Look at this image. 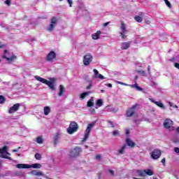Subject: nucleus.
Here are the masks:
<instances>
[{
	"label": "nucleus",
	"mask_w": 179,
	"mask_h": 179,
	"mask_svg": "<svg viewBox=\"0 0 179 179\" xmlns=\"http://www.w3.org/2000/svg\"><path fill=\"white\" fill-rule=\"evenodd\" d=\"M34 78L38 82H41V83L47 85V86H48L51 90H55V86L54 85V78H50L49 79L50 81H48V80L38 76H36Z\"/></svg>",
	"instance_id": "nucleus-1"
},
{
	"label": "nucleus",
	"mask_w": 179,
	"mask_h": 179,
	"mask_svg": "<svg viewBox=\"0 0 179 179\" xmlns=\"http://www.w3.org/2000/svg\"><path fill=\"white\" fill-rule=\"evenodd\" d=\"M136 174L140 177H146V176H154L155 172H153V170L152 169H145L143 171L137 170Z\"/></svg>",
	"instance_id": "nucleus-2"
},
{
	"label": "nucleus",
	"mask_w": 179,
	"mask_h": 179,
	"mask_svg": "<svg viewBox=\"0 0 179 179\" xmlns=\"http://www.w3.org/2000/svg\"><path fill=\"white\" fill-rule=\"evenodd\" d=\"M78 129L79 126L78 125V123L76 122H71L69 127L67 128V132L70 135H72V134H75V132H76Z\"/></svg>",
	"instance_id": "nucleus-3"
},
{
	"label": "nucleus",
	"mask_w": 179,
	"mask_h": 179,
	"mask_svg": "<svg viewBox=\"0 0 179 179\" xmlns=\"http://www.w3.org/2000/svg\"><path fill=\"white\" fill-rule=\"evenodd\" d=\"M8 155L10 156V153L8 152V146L0 148V157L1 159H10Z\"/></svg>",
	"instance_id": "nucleus-4"
},
{
	"label": "nucleus",
	"mask_w": 179,
	"mask_h": 179,
	"mask_svg": "<svg viewBox=\"0 0 179 179\" xmlns=\"http://www.w3.org/2000/svg\"><path fill=\"white\" fill-rule=\"evenodd\" d=\"M2 58H5L9 62H13L16 59V56H15L13 53H10L8 50H4V55L2 56Z\"/></svg>",
	"instance_id": "nucleus-5"
},
{
	"label": "nucleus",
	"mask_w": 179,
	"mask_h": 179,
	"mask_svg": "<svg viewBox=\"0 0 179 179\" xmlns=\"http://www.w3.org/2000/svg\"><path fill=\"white\" fill-rule=\"evenodd\" d=\"M93 127H94V122H92L88 124L85 131V136H84V138H83V142L87 141V138H89V135L90 134V131H92V128H93Z\"/></svg>",
	"instance_id": "nucleus-6"
},
{
	"label": "nucleus",
	"mask_w": 179,
	"mask_h": 179,
	"mask_svg": "<svg viewBox=\"0 0 179 179\" xmlns=\"http://www.w3.org/2000/svg\"><path fill=\"white\" fill-rule=\"evenodd\" d=\"M138 108H139V104L138 103L129 108L127 111V117H132V115L135 114V112L136 111V110H138Z\"/></svg>",
	"instance_id": "nucleus-7"
},
{
	"label": "nucleus",
	"mask_w": 179,
	"mask_h": 179,
	"mask_svg": "<svg viewBox=\"0 0 179 179\" xmlns=\"http://www.w3.org/2000/svg\"><path fill=\"white\" fill-rule=\"evenodd\" d=\"M82 149H80V148L76 147L70 151L69 156L71 157H78V156L80 155Z\"/></svg>",
	"instance_id": "nucleus-8"
},
{
	"label": "nucleus",
	"mask_w": 179,
	"mask_h": 179,
	"mask_svg": "<svg viewBox=\"0 0 179 179\" xmlns=\"http://www.w3.org/2000/svg\"><path fill=\"white\" fill-rule=\"evenodd\" d=\"M120 30L122 31L121 32H120V36L123 40H125V38H127V35L125 34H127V31H128V30H127V27L125 26V23L124 22L121 23Z\"/></svg>",
	"instance_id": "nucleus-9"
},
{
	"label": "nucleus",
	"mask_w": 179,
	"mask_h": 179,
	"mask_svg": "<svg viewBox=\"0 0 179 179\" xmlns=\"http://www.w3.org/2000/svg\"><path fill=\"white\" fill-rule=\"evenodd\" d=\"M57 22H58L57 17H53L50 20L51 24L47 28L48 31H52L53 29H55V26H57Z\"/></svg>",
	"instance_id": "nucleus-10"
},
{
	"label": "nucleus",
	"mask_w": 179,
	"mask_h": 179,
	"mask_svg": "<svg viewBox=\"0 0 179 179\" xmlns=\"http://www.w3.org/2000/svg\"><path fill=\"white\" fill-rule=\"evenodd\" d=\"M92 59H93V56H92L90 54H87L83 57L84 65H85V66L90 65V62H92Z\"/></svg>",
	"instance_id": "nucleus-11"
},
{
	"label": "nucleus",
	"mask_w": 179,
	"mask_h": 179,
	"mask_svg": "<svg viewBox=\"0 0 179 179\" xmlns=\"http://www.w3.org/2000/svg\"><path fill=\"white\" fill-rule=\"evenodd\" d=\"M164 128H166L167 129H170V131H173L174 127H173V120L170 119H166L164 121Z\"/></svg>",
	"instance_id": "nucleus-12"
},
{
	"label": "nucleus",
	"mask_w": 179,
	"mask_h": 179,
	"mask_svg": "<svg viewBox=\"0 0 179 179\" xmlns=\"http://www.w3.org/2000/svg\"><path fill=\"white\" fill-rule=\"evenodd\" d=\"M57 58V54L54 52V51H51L46 57V61L49 62H54V59Z\"/></svg>",
	"instance_id": "nucleus-13"
},
{
	"label": "nucleus",
	"mask_w": 179,
	"mask_h": 179,
	"mask_svg": "<svg viewBox=\"0 0 179 179\" xmlns=\"http://www.w3.org/2000/svg\"><path fill=\"white\" fill-rule=\"evenodd\" d=\"M160 156H162V152L158 149L154 150L151 154V157L155 159H159Z\"/></svg>",
	"instance_id": "nucleus-14"
},
{
	"label": "nucleus",
	"mask_w": 179,
	"mask_h": 179,
	"mask_svg": "<svg viewBox=\"0 0 179 179\" xmlns=\"http://www.w3.org/2000/svg\"><path fill=\"white\" fill-rule=\"evenodd\" d=\"M20 108V103H15L12 107L10 108L8 113L9 114H13V113H16L17 110Z\"/></svg>",
	"instance_id": "nucleus-15"
},
{
	"label": "nucleus",
	"mask_w": 179,
	"mask_h": 179,
	"mask_svg": "<svg viewBox=\"0 0 179 179\" xmlns=\"http://www.w3.org/2000/svg\"><path fill=\"white\" fill-rule=\"evenodd\" d=\"M93 72H94V78L95 79H100L101 80L106 79V77H104L103 75L99 73V71H97V69H94L93 70Z\"/></svg>",
	"instance_id": "nucleus-16"
},
{
	"label": "nucleus",
	"mask_w": 179,
	"mask_h": 179,
	"mask_svg": "<svg viewBox=\"0 0 179 179\" xmlns=\"http://www.w3.org/2000/svg\"><path fill=\"white\" fill-rule=\"evenodd\" d=\"M149 100H150V101H151V103H154V104H156V106H157L158 107H160V108H163V109L166 108L164 107V104H163V103H162V101H155V99H153L152 98H150Z\"/></svg>",
	"instance_id": "nucleus-17"
},
{
	"label": "nucleus",
	"mask_w": 179,
	"mask_h": 179,
	"mask_svg": "<svg viewBox=\"0 0 179 179\" xmlns=\"http://www.w3.org/2000/svg\"><path fill=\"white\" fill-rule=\"evenodd\" d=\"M129 47H131V41L123 42L121 43L122 50H128Z\"/></svg>",
	"instance_id": "nucleus-18"
},
{
	"label": "nucleus",
	"mask_w": 179,
	"mask_h": 179,
	"mask_svg": "<svg viewBox=\"0 0 179 179\" xmlns=\"http://www.w3.org/2000/svg\"><path fill=\"white\" fill-rule=\"evenodd\" d=\"M32 176H37V177L44 176V173L41 171L34 170L31 172Z\"/></svg>",
	"instance_id": "nucleus-19"
},
{
	"label": "nucleus",
	"mask_w": 179,
	"mask_h": 179,
	"mask_svg": "<svg viewBox=\"0 0 179 179\" xmlns=\"http://www.w3.org/2000/svg\"><path fill=\"white\" fill-rule=\"evenodd\" d=\"M139 15H140L135 16L134 20L138 23H142V22H143V18L142 17L143 16V13H140Z\"/></svg>",
	"instance_id": "nucleus-20"
},
{
	"label": "nucleus",
	"mask_w": 179,
	"mask_h": 179,
	"mask_svg": "<svg viewBox=\"0 0 179 179\" xmlns=\"http://www.w3.org/2000/svg\"><path fill=\"white\" fill-rule=\"evenodd\" d=\"M64 93H65V87H64V85H61L59 86L58 96L59 97H61V96H62V94H64Z\"/></svg>",
	"instance_id": "nucleus-21"
},
{
	"label": "nucleus",
	"mask_w": 179,
	"mask_h": 179,
	"mask_svg": "<svg viewBox=\"0 0 179 179\" xmlns=\"http://www.w3.org/2000/svg\"><path fill=\"white\" fill-rule=\"evenodd\" d=\"M17 169H30L27 164H18L15 165Z\"/></svg>",
	"instance_id": "nucleus-22"
},
{
	"label": "nucleus",
	"mask_w": 179,
	"mask_h": 179,
	"mask_svg": "<svg viewBox=\"0 0 179 179\" xmlns=\"http://www.w3.org/2000/svg\"><path fill=\"white\" fill-rule=\"evenodd\" d=\"M100 34H101V31H97L95 34H92L93 40H99L100 38Z\"/></svg>",
	"instance_id": "nucleus-23"
},
{
	"label": "nucleus",
	"mask_w": 179,
	"mask_h": 179,
	"mask_svg": "<svg viewBox=\"0 0 179 179\" xmlns=\"http://www.w3.org/2000/svg\"><path fill=\"white\" fill-rule=\"evenodd\" d=\"M61 138V134L57 133L55 136H54V142L55 145H57L58 143V141Z\"/></svg>",
	"instance_id": "nucleus-24"
},
{
	"label": "nucleus",
	"mask_w": 179,
	"mask_h": 179,
	"mask_svg": "<svg viewBox=\"0 0 179 179\" xmlns=\"http://www.w3.org/2000/svg\"><path fill=\"white\" fill-rule=\"evenodd\" d=\"M125 149H127V145H124L121 149L118 150L117 155H124L125 152Z\"/></svg>",
	"instance_id": "nucleus-25"
},
{
	"label": "nucleus",
	"mask_w": 179,
	"mask_h": 179,
	"mask_svg": "<svg viewBox=\"0 0 179 179\" xmlns=\"http://www.w3.org/2000/svg\"><path fill=\"white\" fill-rule=\"evenodd\" d=\"M43 113L45 115H48L51 113V108L49 106H45L43 108Z\"/></svg>",
	"instance_id": "nucleus-26"
},
{
	"label": "nucleus",
	"mask_w": 179,
	"mask_h": 179,
	"mask_svg": "<svg viewBox=\"0 0 179 179\" xmlns=\"http://www.w3.org/2000/svg\"><path fill=\"white\" fill-rule=\"evenodd\" d=\"M126 143H127L128 146H130L131 148H134V146H135V143H134V141H132V140L130 138H127Z\"/></svg>",
	"instance_id": "nucleus-27"
},
{
	"label": "nucleus",
	"mask_w": 179,
	"mask_h": 179,
	"mask_svg": "<svg viewBox=\"0 0 179 179\" xmlns=\"http://www.w3.org/2000/svg\"><path fill=\"white\" fill-rule=\"evenodd\" d=\"M29 169H41V164H32L29 165Z\"/></svg>",
	"instance_id": "nucleus-28"
},
{
	"label": "nucleus",
	"mask_w": 179,
	"mask_h": 179,
	"mask_svg": "<svg viewBox=\"0 0 179 179\" xmlns=\"http://www.w3.org/2000/svg\"><path fill=\"white\" fill-rule=\"evenodd\" d=\"M129 87H131L132 89H136V90L141 91L142 88L141 87L138 86V84L134 85H129Z\"/></svg>",
	"instance_id": "nucleus-29"
},
{
	"label": "nucleus",
	"mask_w": 179,
	"mask_h": 179,
	"mask_svg": "<svg viewBox=\"0 0 179 179\" xmlns=\"http://www.w3.org/2000/svg\"><path fill=\"white\" fill-rule=\"evenodd\" d=\"M94 100H93V98H91L88 101H87V107H93L94 106V103H93Z\"/></svg>",
	"instance_id": "nucleus-30"
},
{
	"label": "nucleus",
	"mask_w": 179,
	"mask_h": 179,
	"mask_svg": "<svg viewBox=\"0 0 179 179\" xmlns=\"http://www.w3.org/2000/svg\"><path fill=\"white\" fill-rule=\"evenodd\" d=\"M92 93L91 92H83L80 94V99H85L86 96H89Z\"/></svg>",
	"instance_id": "nucleus-31"
},
{
	"label": "nucleus",
	"mask_w": 179,
	"mask_h": 179,
	"mask_svg": "<svg viewBox=\"0 0 179 179\" xmlns=\"http://www.w3.org/2000/svg\"><path fill=\"white\" fill-rule=\"evenodd\" d=\"M137 73L141 75L142 76H146V72L143 70H138Z\"/></svg>",
	"instance_id": "nucleus-32"
},
{
	"label": "nucleus",
	"mask_w": 179,
	"mask_h": 179,
	"mask_svg": "<svg viewBox=\"0 0 179 179\" xmlns=\"http://www.w3.org/2000/svg\"><path fill=\"white\" fill-rule=\"evenodd\" d=\"M96 106L98 107H101V106H103V101L101 99H98L96 101Z\"/></svg>",
	"instance_id": "nucleus-33"
},
{
	"label": "nucleus",
	"mask_w": 179,
	"mask_h": 179,
	"mask_svg": "<svg viewBox=\"0 0 179 179\" xmlns=\"http://www.w3.org/2000/svg\"><path fill=\"white\" fill-rule=\"evenodd\" d=\"M5 97L3 96L0 95V104H3L5 103Z\"/></svg>",
	"instance_id": "nucleus-34"
},
{
	"label": "nucleus",
	"mask_w": 179,
	"mask_h": 179,
	"mask_svg": "<svg viewBox=\"0 0 179 179\" xmlns=\"http://www.w3.org/2000/svg\"><path fill=\"white\" fill-rule=\"evenodd\" d=\"M35 159H36V160H41V155L38 153H36L35 154Z\"/></svg>",
	"instance_id": "nucleus-35"
},
{
	"label": "nucleus",
	"mask_w": 179,
	"mask_h": 179,
	"mask_svg": "<svg viewBox=\"0 0 179 179\" xmlns=\"http://www.w3.org/2000/svg\"><path fill=\"white\" fill-rule=\"evenodd\" d=\"M36 142H37V143H43V138H41V137H38V138H36Z\"/></svg>",
	"instance_id": "nucleus-36"
},
{
	"label": "nucleus",
	"mask_w": 179,
	"mask_h": 179,
	"mask_svg": "<svg viewBox=\"0 0 179 179\" xmlns=\"http://www.w3.org/2000/svg\"><path fill=\"white\" fill-rule=\"evenodd\" d=\"M166 5L168 6V8H171V3H170V1H169V0H164Z\"/></svg>",
	"instance_id": "nucleus-37"
},
{
	"label": "nucleus",
	"mask_w": 179,
	"mask_h": 179,
	"mask_svg": "<svg viewBox=\"0 0 179 179\" xmlns=\"http://www.w3.org/2000/svg\"><path fill=\"white\" fill-rule=\"evenodd\" d=\"M119 134H120V132L118 131V130H115L113 132V136H117V135H118Z\"/></svg>",
	"instance_id": "nucleus-38"
},
{
	"label": "nucleus",
	"mask_w": 179,
	"mask_h": 179,
	"mask_svg": "<svg viewBox=\"0 0 179 179\" xmlns=\"http://www.w3.org/2000/svg\"><path fill=\"white\" fill-rule=\"evenodd\" d=\"M117 83H118V85H122L123 86H129L128 84L120 82V81H117Z\"/></svg>",
	"instance_id": "nucleus-39"
},
{
	"label": "nucleus",
	"mask_w": 179,
	"mask_h": 179,
	"mask_svg": "<svg viewBox=\"0 0 179 179\" xmlns=\"http://www.w3.org/2000/svg\"><path fill=\"white\" fill-rule=\"evenodd\" d=\"M67 2L69 4L70 8H72V3H73V1L72 0H67Z\"/></svg>",
	"instance_id": "nucleus-40"
},
{
	"label": "nucleus",
	"mask_w": 179,
	"mask_h": 179,
	"mask_svg": "<svg viewBox=\"0 0 179 179\" xmlns=\"http://www.w3.org/2000/svg\"><path fill=\"white\" fill-rule=\"evenodd\" d=\"M5 3L6 5H8V6H10V0H6Z\"/></svg>",
	"instance_id": "nucleus-41"
},
{
	"label": "nucleus",
	"mask_w": 179,
	"mask_h": 179,
	"mask_svg": "<svg viewBox=\"0 0 179 179\" xmlns=\"http://www.w3.org/2000/svg\"><path fill=\"white\" fill-rule=\"evenodd\" d=\"M174 66L177 68V69H179V63H175Z\"/></svg>",
	"instance_id": "nucleus-42"
},
{
	"label": "nucleus",
	"mask_w": 179,
	"mask_h": 179,
	"mask_svg": "<svg viewBox=\"0 0 179 179\" xmlns=\"http://www.w3.org/2000/svg\"><path fill=\"white\" fill-rule=\"evenodd\" d=\"M174 152H176V153H179V148H175Z\"/></svg>",
	"instance_id": "nucleus-43"
},
{
	"label": "nucleus",
	"mask_w": 179,
	"mask_h": 179,
	"mask_svg": "<svg viewBox=\"0 0 179 179\" xmlns=\"http://www.w3.org/2000/svg\"><path fill=\"white\" fill-rule=\"evenodd\" d=\"M96 159L97 160H100V159H101V156L98 155L96 156Z\"/></svg>",
	"instance_id": "nucleus-44"
},
{
	"label": "nucleus",
	"mask_w": 179,
	"mask_h": 179,
	"mask_svg": "<svg viewBox=\"0 0 179 179\" xmlns=\"http://www.w3.org/2000/svg\"><path fill=\"white\" fill-rule=\"evenodd\" d=\"M151 86H156V83H155V81H152Z\"/></svg>",
	"instance_id": "nucleus-45"
},
{
	"label": "nucleus",
	"mask_w": 179,
	"mask_h": 179,
	"mask_svg": "<svg viewBox=\"0 0 179 179\" xmlns=\"http://www.w3.org/2000/svg\"><path fill=\"white\" fill-rule=\"evenodd\" d=\"M170 107H174V104L172 102H169Z\"/></svg>",
	"instance_id": "nucleus-46"
},
{
	"label": "nucleus",
	"mask_w": 179,
	"mask_h": 179,
	"mask_svg": "<svg viewBox=\"0 0 179 179\" xmlns=\"http://www.w3.org/2000/svg\"><path fill=\"white\" fill-rule=\"evenodd\" d=\"M109 173H110L111 176H114V171L109 170Z\"/></svg>",
	"instance_id": "nucleus-47"
},
{
	"label": "nucleus",
	"mask_w": 179,
	"mask_h": 179,
	"mask_svg": "<svg viewBox=\"0 0 179 179\" xmlns=\"http://www.w3.org/2000/svg\"><path fill=\"white\" fill-rule=\"evenodd\" d=\"M162 163H163V164H164V163H166V158H164L162 159Z\"/></svg>",
	"instance_id": "nucleus-48"
},
{
	"label": "nucleus",
	"mask_w": 179,
	"mask_h": 179,
	"mask_svg": "<svg viewBox=\"0 0 179 179\" xmlns=\"http://www.w3.org/2000/svg\"><path fill=\"white\" fill-rule=\"evenodd\" d=\"M110 24V22H106L103 24L104 27H106V26H108V24Z\"/></svg>",
	"instance_id": "nucleus-49"
},
{
	"label": "nucleus",
	"mask_w": 179,
	"mask_h": 179,
	"mask_svg": "<svg viewBox=\"0 0 179 179\" xmlns=\"http://www.w3.org/2000/svg\"><path fill=\"white\" fill-rule=\"evenodd\" d=\"M106 86H108V87H113V85H111L110 83H108V85H106Z\"/></svg>",
	"instance_id": "nucleus-50"
},
{
	"label": "nucleus",
	"mask_w": 179,
	"mask_h": 179,
	"mask_svg": "<svg viewBox=\"0 0 179 179\" xmlns=\"http://www.w3.org/2000/svg\"><path fill=\"white\" fill-rule=\"evenodd\" d=\"M126 135H129V129H126Z\"/></svg>",
	"instance_id": "nucleus-51"
},
{
	"label": "nucleus",
	"mask_w": 179,
	"mask_h": 179,
	"mask_svg": "<svg viewBox=\"0 0 179 179\" xmlns=\"http://www.w3.org/2000/svg\"><path fill=\"white\" fill-rule=\"evenodd\" d=\"M110 125H111L112 128H114V124L112 123V122H109Z\"/></svg>",
	"instance_id": "nucleus-52"
},
{
	"label": "nucleus",
	"mask_w": 179,
	"mask_h": 179,
	"mask_svg": "<svg viewBox=\"0 0 179 179\" xmlns=\"http://www.w3.org/2000/svg\"><path fill=\"white\" fill-rule=\"evenodd\" d=\"M92 88V85H90L87 87V89L89 90V89H91Z\"/></svg>",
	"instance_id": "nucleus-53"
},
{
	"label": "nucleus",
	"mask_w": 179,
	"mask_h": 179,
	"mask_svg": "<svg viewBox=\"0 0 179 179\" xmlns=\"http://www.w3.org/2000/svg\"><path fill=\"white\" fill-rule=\"evenodd\" d=\"M148 72H150V66H148Z\"/></svg>",
	"instance_id": "nucleus-54"
},
{
	"label": "nucleus",
	"mask_w": 179,
	"mask_h": 179,
	"mask_svg": "<svg viewBox=\"0 0 179 179\" xmlns=\"http://www.w3.org/2000/svg\"><path fill=\"white\" fill-rule=\"evenodd\" d=\"M147 24H150V21H146Z\"/></svg>",
	"instance_id": "nucleus-55"
},
{
	"label": "nucleus",
	"mask_w": 179,
	"mask_h": 179,
	"mask_svg": "<svg viewBox=\"0 0 179 179\" xmlns=\"http://www.w3.org/2000/svg\"><path fill=\"white\" fill-rule=\"evenodd\" d=\"M175 108H178V106L177 105L173 106Z\"/></svg>",
	"instance_id": "nucleus-56"
},
{
	"label": "nucleus",
	"mask_w": 179,
	"mask_h": 179,
	"mask_svg": "<svg viewBox=\"0 0 179 179\" xmlns=\"http://www.w3.org/2000/svg\"><path fill=\"white\" fill-rule=\"evenodd\" d=\"M101 93H104V90H101Z\"/></svg>",
	"instance_id": "nucleus-57"
},
{
	"label": "nucleus",
	"mask_w": 179,
	"mask_h": 179,
	"mask_svg": "<svg viewBox=\"0 0 179 179\" xmlns=\"http://www.w3.org/2000/svg\"><path fill=\"white\" fill-rule=\"evenodd\" d=\"M3 47V45H0V48H2Z\"/></svg>",
	"instance_id": "nucleus-58"
},
{
	"label": "nucleus",
	"mask_w": 179,
	"mask_h": 179,
	"mask_svg": "<svg viewBox=\"0 0 179 179\" xmlns=\"http://www.w3.org/2000/svg\"><path fill=\"white\" fill-rule=\"evenodd\" d=\"M13 152H17V150H13Z\"/></svg>",
	"instance_id": "nucleus-59"
},
{
	"label": "nucleus",
	"mask_w": 179,
	"mask_h": 179,
	"mask_svg": "<svg viewBox=\"0 0 179 179\" xmlns=\"http://www.w3.org/2000/svg\"><path fill=\"white\" fill-rule=\"evenodd\" d=\"M154 179H158L157 178H154Z\"/></svg>",
	"instance_id": "nucleus-60"
},
{
	"label": "nucleus",
	"mask_w": 179,
	"mask_h": 179,
	"mask_svg": "<svg viewBox=\"0 0 179 179\" xmlns=\"http://www.w3.org/2000/svg\"><path fill=\"white\" fill-rule=\"evenodd\" d=\"M0 45H2V44H1V42H0Z\"/></svg>",
	"instance_id": "nucleus-61"
},
{
	"label": "nucleus",
	"mask_w": 179,
	"mask_h": 179,
	"mask_svg": "<svg viewBox=\"0 0 179 179\" xmlns=\"http://www.w3.org/2000/svg\"><path fill=\"white\" fill-rule=\"evenodd\" d=\"M1 164H2V163L0 162V166H1Z\"/></svg>",
	"instance_id": "nucleus-62"
},
{
	"label": "nucleus",
	"mask_w": 179,
	"mask_h": 179,
	"mask_svg": "<svg viewBox=\"0 0 179 179\" xmlns=\"http://www.w3.org/2000/svg\"><path fill=\"white\" fill-rule=\"evenodd\" d=\"M0 62H1V59H0Z\"/></svg>",
	"instance_id": "nucleus-63"
},
{
	"label": "nucleus",
	"mask_w": 179,
	"mask_h": 179,
	"mask_svg": "<svg viewBox=\"0 0 179 179\" xmlns=\"http://www.w3.org/2000/svg\"><path fill=\"white\" fill-rule=\"evenodd\" d=\"M0 177H1V175H0Z\"/></svg>",
	"instance_id": "nucleus-64"
}]
</instances>
